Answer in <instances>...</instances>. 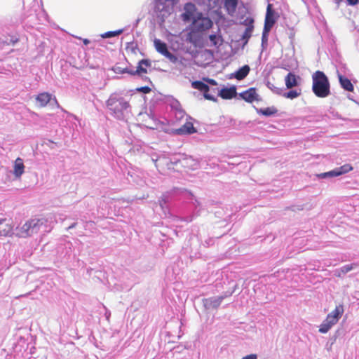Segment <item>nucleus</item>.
<instances>
[{
  "instance_id": "nucleus-25",
  "label": "nucleus",
  "mask_w": 359,
  "mask_h": 359,
  "mask_svg": "<svg viewBox=\"0 0 359 359\" xmlns=\"http://www.w3.org/2000/svg\"><path fill=\"white\" fill-rule=\"evenodd\" d=\"M25 165L23 161L20 158H18L14 164V175L15 177H20L24 172Z\"/></svg>"
},
{
  "instance_id": "nucleus-34",
  "label": "nucleus",
  "mask_w": 359,
  "mask_h": 359,
  "mask_svg": "<svg viewBox=\"0 0 359 359\" xmlns=\"http://www.w3.org/2000/svg\"><path fill=\"white\" fill-rule=\"evenodd\" d=\"M301 95V90L297 91V90H290L286 93H283L282 95L284 97L293 100Z\"/></svg>"
},
{
  "instance_id": "nucleus-9",
  "label": "nucleus",
  "mask_w": 359,
  "mask_h": 359,
  "mask_svg": "<svg viewBox=\"0 0 359 359\" xmlns=\"http://www.w3.org/2000/svg\"><path fill=\"white\" fill-rule=\"evenodd\" d=\"M198 13H201V12L197 11L196 5L191 2H189L185 4L184 6V13L181 16L184 22H189L193 21Z\"/></svg>"
},
{
  "instance_id": "nucleus-57",
  "label": "nucleus",
  "mask_w": 359,
  "mask_h": 359,
  "mask_svg": "<svg viewBox=\"0 0 359 359\" xmlns=\"http://www.w3.org/2000/svg\"><path fill=\"white\" fill-rule=\"evenodd\" d=\"M110 315H111L110 311H107L106 313H105V316H106L107 319H109Z\"/></svg>"
},
{
  "instance_id": "nucleus-17",
  "label": "nucleus",
  "mask_w": 359,
  "mask_h": 359,
  "mask_svg": "<svg viewBox=\"0 0 359 359\" xmlns=\"http://www.w3.org/2000/svg\"><path fill=\"white\" fill-rule=\"evenodd\" d=\"M11 221L7 218H0V237L8 236L13 233Z\"/></svg>"
},
{
  "instance_id": "nucleus-26",
  "label": "nucleus",
  "mask_w": 359,
  "mask_h": 359,
  "mask_svg": "<svg viewBox=\"0 0 359 359\" xmlns=\"http://www.w3.org/2000/svg\"><path fill=\"white\" fill-rule=\"evenodd\" d=\"M19 41V39L13 35H2L0 36V43L4 45H14Z\"/></svg>"
},
{
  "instance_id": "nucleus-18",
  "label": "nucleus",
  "mask_w": 359,
  "mask_h": 359,
  "mask_svg": "<svg viewBox=\"0 0 359 359\" xmlns=\"http://www.w3.org/2000/svg\"><path fill=\"white\" fill-rule=\"evenodd\" d=\"M238 95L236 92V87L232 86L229 88L224 87L218 91L217 95L224 100H230Z\"/></svg>"
},
{
  "instance_id": "nucleus-28",
  "label": "nucleus",
  "mask_w": 359,
  "mask_h": 359,
  "mask_svg": "<svg viewBox=\"0 0 359 359\" xmlns=\"http://www.w3.org/2000/svg\"><path fill=\"white\" fill-rule=\"evenodd\" d=\"M315 177L318 180H327L337 177L335 170H332L328 172L316 174Z\"/></svg>"
},
{
  "instance_id": "nucleus-19",
  "label": "nucleus",
  "mask_w": 359,
  "mask_h": 359,
  "mask_svg": "<svg viewBox=\"0 0 359 359\" xmlns=\"http://www.w3.org/2000/svg\"><path fill=\"white\" fill-rule=\"evenodd\" d=\"M337 72V76L339 79V83L342 89L347 92H353L354 86L351 83V81L346 77L345 76L341 74L339 71Z\"/></svg>"
},
{
  "instance_id": "nucleus-4",
  "label": "nucleus",
  "mask_w": 359,
  "mask_h": 359,
  "mask_svg": "<svg viewBox=\"0 0 359 359\" xmlns=\"http://www.w3.org/2000/svg\"><path fill=\"white\" fill-rule=\"evenodd\" d=\"M213 22L209 17L204 16L202 13H198L194 20L191 21L190 25L191 32L188 34L187 41L194 43L195 40L193 39L191 33L203 32L211 28Z\"/></svg>"
},
{
  "instance_id": "nucleus-53",
  "label": "nucleus",
  "mask_w": 359,
  "mask_h": 359,
  "mask_svg": "<svg viewBox=\"0 0 359 359\" xmlns=\"http://www.w3.org/2000/svg\"><path fill=\"white\" fill-rule=\"evenodd\" d=\"M140 76H141V78L142 79L143 81H148V82H149L150 83L152 84V82L151 81V80H150V79L149 77H147V76H142V75Z\"/></svg>"
},
{
  "instance_id": "nucleus-24",
  "label": "nucleus",
  "mask_w": 359,
  "mask_h": 359,
  "mask_svg": "<svg viewBox=\"0 0 359 359\" xmlns=\"http://www.w3.org/2000/svg\"><path fill=\"white\" fill-rule=\"evenodd\" d=\"M51 99L52 95L47 92L39 93L36 97V102L41 107H45L48 102H50Z\"/></svg>"
},
{
  "instance_id": "nucleus-10",
  "label": "nucleus",
  "mask_w": 359,
  "mask_h": 359,
  "mask_svg": "<svg viewBox=\"0 0 359 359\" xmlns=\"http://www.w3.org/2000/svg\"><path fill=\"white\" fill-rule=\"evenodd\" d=\"M191 87L198 90L203 93V97L208 100L216 102L217 100L215 95L209 93L210 87L202 81H194L191 83Z\"/></svg>"
},
{
  "instance_id": "nucleus-50",
  "label": "nucleus",
  "mask_w": 359,
  "mask_h": 359,
  "mask_svg": "<svg viewBox=\"0 0 359 359\" xmlns=\"http://www.w3.org/2000/svg\"><path fill=\"white\" fill-rule=\"evenodd\" d=\"M180 106V102L177 100H176L171 104L172 108H174V109H176Z\"/></svg>"
},
{
  "instance_id": "nucleus-1",
  "label": "nucleus",
  "mask_w": 359,
  "mask_h": 359,
  "mask_svg": "<svg viewBox=\"0 0 359 359\" xmlns=\"http://www.w3.org/2000/svg\"><path fill=\"white\" fill-rule=\"evenodd\" d=\"M109 114L116 119L123 121L128 117L131 111L129 102L121 93H113L106 101Z\"/></svg>"
},
{
  "instance_id": "nucleus-46",
  "label": "nucleus",
  "mask_w": 359,
  "mask_h": 359,
  "mask_svg": "<svg viewBox=\"0 0 359 359\" xmlns=\"http://www.w3.org/2000/svg\"><path fill=\"white\" fill-rule=\"evenodd\" d=\"M326 319L328 321L333 323L334 325H335L339 321V320L336 317H334V316H332V315H327L326 317Z\"/></svg>"
},
{
  "instance_id": "nucleus-23",
  "label": "nucleus",
  "mask_w": 359,
  "mask_h": 359,
  "mask_svg": "<svg viewBox=\"0 0 359 359\" xmlns=\"http://www.w3.org/2000/svg\"><path fill=\"white\" fill-rule=\"evenodd\" d=\"M255 109L258 114L264 116L266 117L273 116L278 113V109L274 106L266 108H257L255 107Z\"/></svg>"
},
{
  "instance_id": "nucleus-3",
  "label": "nucleus",
  "mask_w": 359,
  "mask_h": 359,
  "mask_svg": "<svg viewBox=\"0 0 359 359\" xmlns=\"http://www.w3.org/2000/svg\"><path fill=\"white\" fill-rule=\"evenodd\" d=\"M47 220L44 218H34L27 220L20 228H17L16 234L26 238L37 233L43 226H46Z\"/></svg>"
},
{
  "instance_id": "nucleus-42",
  "label": "nucleus",
  "mask_w": 359,
  "mask_h": 359,
  "mask_svg": "<svg viewBox=\"0 0 359 359\" xmlns=\"http://www.w3.org/2000/svg\"><path fill=\"white\" fill-rule=\"evenodd\" d=\"M353 269V264H346V265L341 266L340 270L344 274H345V273L349 272L350 271H351Z\"/></svg>"
},
{
  "instance_id": "nucleus-5",
  "label": "nucleus",
  "mask_w": 359,
  "mask_h": 359,
  "mask_svg": "<svg viewBox=\"0 0 359 359\" xmlns=\"http://www.w3.org/2000/svg\"><path fill=\"white\" fill-rule=\"evenodd\" d=\"M184 195L187 197L188 199L191 201V204L189 205V210L193 211V212L189 214L182 210L180 212V218L182 221L191 222L197 216L194 212V209L196 210L200 203L197 199L194 198V195L191 192L186 191L184 192Z\"/></svg>"
},
{
  "instance_id": "nucleus-30",
  "label": "nucleus",
  "mask_w": 359,
  "mask_h": 359,
  "mask_svg": "<svg viewBox=\"0 0 359 359\" xmlns=\"http://www.w3.org/2000/svg\"><path fill=\"white\" fill-rule=\"evenodd\" d=\"M224 235H226V232H223V233H222L219 236L212 235V236L209 237L208 239L204 241V242L203 243V245L205 246V248H208L210 246H212V245H213L215 244V241L217 239H219V238H222Z\"/></svg>"
},
{
  "instance_id": "nucleus-47",
  "label": "nucleus",
  "mask_w": 359,
  "mask_h": 359,
  "mask_svg": "<svg viewBox=\"0 0 359 359\" xmlns=\"http://www.w3.org/2000/svg\"><path fill=\"white\" fill-rule=\"evenodd\" d=\"M233 292L234 291H231V292L226 291L222 295L218 296V297H222V301H223L225 298L231 297L232 295V294L233 293Z\"/></svg>"
},
{
  "instance_id": "nucleus-63",
  "label": "nucleus",
  "mask_w": 359,
  "mask_h": 359,
  "mask_svg": "<svg viewBox=\"0 0 359 359\" xmlns=\"http://www.w3.org/2000/svg\"><path fill=\"white\" fill-rule=\"evenodd\" d=\"M53 100H54V102H55L56 104H58L57 101V99H56L55 97H54V98H53Z\"/></svg>"
},
{
  "instance_id": "nucleus-51",
  "label": "nucleus",
  "mask_w": 359,
  "mask_h": 359,
  "mask_svg": "<svg viewBox=\"0 0 359 359\" xmlns=\"http://www.w3.org/2000/svg\"><path fill=\"white\" fill-rule=\"evenodd\" d=\"M218 88H210V90L209 91V93H211L212 95H215V94L218 93L219 91Z\"/></svg>"
},
{
  "instance_id": "nucleus-33",
  "label": "nucleus",
  "mask_w": 359,
  "mask_h": 359,
  "mask_svg": "<svg viewBox=\"0 0 359 359\" xmlns=\"http://www.w3.org/2000/svg\"><path fill=\"white\" fill-rule=\"evenodd\" d=\"M344 312V306L342 304H339L336 306L334 311H332L328 315L334 316L338 320L341 318L343 313Z\"/></svg>"
},
{
  "instance_id": "nucleus-55",
  "label": "nucleus",
  "mask_w": 359,
  "mask_h": 359,
  "mask_svg": "<svg viewBox=\"0 0 359 359\" xmlns=\"http://www.w3.org/2000/svg\"><path fill=\"white\" fill-rule=\"evenodd\" d=\"M76 224H77L76 222L72 223L70 226H68L67 229H71L74 228L76 226Z\"/></svg>"
},
{
  "instance_id": "nucleus-45",
  "label": "nucleus",
  "mask_w": 359,
  "mask_h": 359,
  "mask_svg": "<svg viewBox=\"0 0 359 359\" xmlns=\"http://www.w3.org/2000/svg\"><path fill=\"white\" fill-rule=\"evenodd\" d=\"M115 36H116L114 34V31L107 32L104 33L103 34H102V37L104 38V39L115 37Z\"/></svg>"
},
{
  "instance_id": "nucleus-48",
  "label": "nucleus",
  "mask_w": 359,
  "mask_h": 359,
  "mask_svg": "<svg viewBox=\"0 0 359 359\" xmlns=\"http://www.w3.org/2000/svg\"><path fill=\"white\" fill-rule=\"evenodd\" d=\"M345 1L348 6H356L359 4V0H345Z\"/></svg>"
},
{
  "instance_id": "nucleus-21",
  "label": "nucleus",
  "mask_w": 359,
  "mask_h": 359,
  "mask_svg": "<svg viewBox=\"0 0 359 359\" xmlns=\"http://www.w3.org/2000/svg\"><path fill=\"white\" fill-rule=\"evenodd\" d=\"M250 70V67L248 65H245L240 67L237 71L232 73L229 79H236L238 81L244 79L249 74Z\"/></svg>"
},
{
  "instance_id": "nucleus-35",
  "label": "nucleus",
  "mask_w": 359,
  "mask_h": 359,
  "mask_svg": "<svg viewBox=\"0 0 359 359\" xmlns=\"http://www.w3.org/2000/svg\"><path fill=\"white\" fill-rule=\"evenodd\" d=\"M266 86L269 88L273 93L281 95L283 93V89L276 87L272 83L269 81H266Z\"/></svg>"
},
{
  "instance_id": "nucleus-32",
  "label": "nucleus",
  "mask_w": 359,
  "mask_h": 359,
  "mask_svg": "<svg viewBox=\"0 0 359 359\" xmlns=\"http://www.w3.org/2000/svg\"><path fill=\"white\" fill-rule=\"evenodd\" d=\"M333 325H334L333 323L328 321L325 318V320H323L321 325H320L319 332L323 334L327 333Z\"/></svg>"
},
{
  "instance_id": "nucleus-41",
  "label": "nucleus",
  "mask_w": 359,
  "mask_h": 359,
  "mask_svg": "<svg viewBox=\"0 0 359 359\" xmlns=\"http://www.w3.org/2000/svg\"><path fill=\"white\" fill-rule=\"evenodd\" d=\"M135 90L137 92L142 93L144 94H147L151 91V89L149 86H142L137 88Z\"/></svg>"
},
{
  "instance_id": "nucleus-29",
  "label": "nucleus",
  "mask_w": 359,
  "mask_h": 359,
  "mask_svg": "<svg viewBox=\"0 0 359 359\" xmlns=\"http://www.w3.org/2000/svg\"><path fill=\"white\" fill-rule=\"evenodd\" d=\"M337 177L348 173L353 170V167L350 164H344L342 166L334 168Z\"/></svg>"
},
{
  "instance_id": "nucleus-40",
  "label": "nucleus",
  "mask_w": 359,
  "mask_h": 359,
  "mask_svg": "<svg viewBox=\"0 0 359 359\" xmlns=\"http://www.w3.org/2000/svg\"><path fill=\"white\" fill-rule=\"evenodd\" d=\"M287 34L288 35V37L290 39V42L292 43L293 41L294 40L295 36V30L294 27H288Z\"/></svg>"
},
{
  "instance_id": "nucleus-31",
  "label": "nucleus",
  "mask_w": 359,
  "mask_h": 359,
  "mask_svg": "<svg viewBox=\"0 0 359 359\" xmlns=\"http://www.w3.org/2000/svg\"><path fill=\"white\" fill-rule=\"evenodd\" d=\"M116 74H128L131 76H135L134 70L128 67L122 68L118 66H114L111 69Z\"/></svg>"
},
{
  "instance_id": "nucleus-27",
  "label": "nucleus",
  "mask_w": 359,
  "mask_h": 359,
  "mask_svg": "<svg viewBox=\"0 0 359 359\" xmlns=\"http://www.w3.org/2000/svg\"><path fill=\"white\" fill-rule=\"evenodd\" d=\"M253 22H254L253 19H250V24L248 25V27H246L244 33L241 36V39L244 40L245 43H248V40L251 37V34H252V32L253 28H254V26L252 25Z\"/></svg>"
},
{
  "instance_id": "nucleus-15",
  "label": "nucleus",
  "mask_w": 359,
  "mask_h": 359,
  "mask_svg": "<svg viewBox=\"0 0 359 359\" xmlns=\"http://www.w3.org/2000/svg\"><path fill=\"white\" fill-rule=\"evenodd\" d=\"M72 243L69 242L65 243L58 245L57 252L62 260L67 261L72 252Z\"/></svg>"
},
{
  "instance_id": "nucleus-36",
  "label": "nucleus",
  "mask_w": 359,
  "mask_h": 359,
  "mask_svg": "<svg viewBox=\"0 0 359 359\" xmlns=\"http://www.w3.org/2000/svg\"><path fill=\"white\" fill-rule=\"evenodd\" d=\"M269 32L270 31L263 29L262 35V47L263 50L267 46Z\"/></svg>"
},
{
  "instance_id": "nucleus-43",
  "label": "nucleus",
  "mask_w": 359,
  "mask_h": 359,
  "mask_svg": "<svg viewBox=\"0 0 359 359\" xmlns=\"http://www.w3.org/2000/svg\"><path fill=\"white\" fill-rule=\"evenodd\" d=\"M182 154H179L177 156H174L170 159L171 163L174 165L180 164V160L181 159V155Z\"/></svg>"
},
{
  "instance_id": "nucleus-52",
  "label": "nucleus",
  "mask_w": 359,
  "mask_h": 359,
  "mask_svg": "<svg viewBox=\"0 0 359 359\" xmlns=\"http://www.w3.org/2000/svg\"><path fill=\"white\" fill-rule=\"evenodd\" d=\"M123 32V29H118V30H116V31H114V34L116 36H118V35H120L121 34H122Z\"/></svg>"
},
{
  "instance_id": "nucleus-60",
  "label": "nucleus",
  "mask_w": 359,
  "mask_h": 359,
  "mask_svg": "<svg viewBox=\"0 0 359 359\" xmlns=\"http://www.w3.org/2000/svg\"><path fill=\"white\" fill-rule=\"evenodd\" d=\"M140 20V19H137V20L135 21V23L134 27H137V25H138V23H139Z\"/></svg>"
},
{
  "instance_id": "nucleus-54",
  "label": "nucleus",
  "mask_w": 359,
  "mask_h": 359,
  "mask_svg": "<svg viewBox=\"0 0 359 359\" xmlns=\"http://www.w3.org/2000/svg\"><path fill=\"white\" fill-rule=\"evenodd\" d=\"M250 19H251V18H248L246 20H244L243 24H244L245 25H246L247 27H248V25H250Z\"/></svg>"
},
{
  "instance_id": "nucleus-61",
  "label": "nucleus",
  "mask_w": 359,
  "mask_h": 359,
  "mask_svg": "<svg viewBox=\"0 0 359 359\" xmlns=\"http://www.w3.org/2000/svg\"><path fill=\"white\" fill-rule=\"evenodd\" d=\"M297 210H303V207H302V205H298V206H297Z\"/></svg>"
},
{
  "instance_id": "nucleus-64",
  "label": "nucleus",
  "mask_w": 359,
  "mask_h": 359,
  "mask_svg": "<svg viewBox=\"0 0 359 359\" xmlns=\"http://www.w3.org/2000/svg\"><path fill=\"white\" fill-rule=\"evenodd\" d=\"M335 1H337V3L339 4V2L342 1L343 0H335Z\"/></svg>"
},
{
  "instance_id": "nucleus-6",
  "label": "nucleus",
  "mask_w": 359,
  "mask_h": 359,
  "mask_svg": "<svg viewBox=\"0 0 359 359\" xmlns=\"http://www.w3.org/2000/svg\"><path fill=\"white\" fill-rule=\"evenodd\" d=\"M251 121L245 122L243 121H238L231 117L222 116L219 117V124L224 128L232 127L235 130H243L248 125L251 124Z\"/></svg>"
},
{
  "instance_id": "nucleus-38",
  "label": "nucleus",
  "mask_w": 359,
  "mask_h": 359,
  "mask_svg": "<svg viewBox=\"0 0 359 359\" xmlns=\"http://www.w3.org/2000/svg\"><path fill=\"white\" fill-rule=\"evenodd\" d=\"M168 196H163V197L159 200L160 205L163 210L168 208Z\"/></svg>"
},
{
  "instance_id": "nucleus-12",
  "label": "nucleus",
  "mask_w": 359,
  "mask_h": 359,
  "mask_svg": "<svg viewBox=\"0 0 359 359\" xmlns=\"http://www.w3.org/2000/svg\"><path fill=\"white\" fill-rule=\"evenodd\" d=\"M240 99L245 100L248 103H252L254 101L261 100L260 96L257 93V89L254 87L250 88L248 90L238 93Z\"/></svg>"
},
{
  "instance_id": "nucleus-16",
  "label": "nucleus",
  "mask_w": 359,
  "mask_h": 359,
  "mask_svg": "<svg viewBox=\"0 0 359 359\" xmlns=\"http://www.w3.org/2000/svg\"><path fill=\"white\" fill-rule=\"evenodd\" d=\"M222 302V298L218 297V296L204 298L202 299L203 305L206 310L217 309Z\"/></svg>"
},
{
  "instance_id": "nucleus-58",
  "label": "nucleus",
  "mask_w": 359,
  "mask_h": 359,
  "mask_svg": "<svg viewBox=\"0 0 359 359\" xmlns=\"http://www.w3.org/2000/svg\"><path fill=\"white\" fill-rule=\"evenodd\" d=\"M83 43L85 45H88V43H90V41L87 39H83Z\"/></svg>"
},
{
  "instance_id": "nucleus-59",
  "label": "nucleus",
  "mask_w": 359,
  "mask_h": 359,
  "mask_svg": "<svg viewBox=\"0 0 359 359\" xmlns=\"http://www.w3.org/2000/svg\"><path fill=\"white\" fill-rule=\"evenodd\" d=\"M158 100H161V97H157L155 100H154V99H152V101H153V102H158Z\"/></svg>"
},
{
  "instance_id": "nucleus-13",
  "label": "nucleus",
  "mask_w": 359,
  "mask_h": 359,
  "mask_svg": "<svg viewBox=\"0 0 359 359\" xmlns=\"http://www.w3.org/2000/svg\"><path fill=\"white\" fill-rule=\"evenodd\" d=\"M181 159L180 160V164L191 170H196L199 168V161L195 159L191 156H188L185 154L180 155Z\"/></svg>"
},
{
  "instance_id": "nucleus-22",
  "label": "nucleus",
  "mask_w": 359,
  "mask_h": 359,
  "mask_svg": "<svg viewBox=\"0 0 359 359\" xmlns=\"http://www.w3.org/2000/svg\"><path fill=\"white\" fill-rule=\"evenodd\" d=\"M142 65H144L146 67H150L151 65V60L149 59H142L140 60L137 63L136 70H134L135 76H140L142 74L147 73V69L143 67Z\"/></svg>"
},
{
  "instance_id": "nucleus-56",
  "label": "nucleus",
  "mask_w": 359,
  "mask_h": 359,
  "mask_svg": "<svg viewBox=\"0 0 359 359\" xmlns=\"http://www.w3.org/2000/svg\"><path fill=\"white\" fill-rule=\"evenodd\" d=\"M223 232H226V234L227 233V231H219V232H214V233H212V235H215V236H219V235H220V234H221L222 233H223Z\"/></svg>"
},
{
  "instance_id": "nucleus-62",
  "label": "nucleus",
  "mask_w": 359,
  "mask_h": 359,
  "mask_svg": "<svg viewBox=\"0 0 359 359\" xmlns=\"http://www.w3.org/2000/svg\"><path fill=\"white\" fill-rule=\"evenodd\" d=\"M158 124H159V125H165L163 121H158Z\"/></svg>"
},
{
  "instance_id": "nucleus-8",
  "label": "nucleus",
  "mask_w": 359,
  "mask_h": 359,
  "mask_svg": "<svg viewBox=\"0 0 359 359\" xmlns=\"http://www.w3.org/2000/svg\"><path fill=\"white\" fill-rule=\"evenodd\" d=\"M203 4H209L211 3L213 4V7H217L220 0H201ZM238 0H224V6L228 14L232 15L236 11V8L238 6Z\"/></svg>"
},
{
  "instance_id": "nucleus-11",
  "label": "nucleus",
  "mask_w": 359,
  "mask_h": 359,
  "mask_svg": "<svg viewBox=\"0 0 359 359\" xmlns=\"http://www.w3.org/2000/svg\"><path fill=\"white\" fill-rule=\"evenodd\" d=\"M278 18V13L272 8L271 4H268L266 13L265 17L264 29L271 31L273 25L276 24Z\"/></svg>"
},
{
  "instance_id": "nucleus-49",
  "label": "nucleus",
  "mask_w": 359,
  "mask_h": 359,
  "mask_svg": "<svg viewBox=\"0 0 359 359\" xmlns=\"http://www.w3.org/2000/svg\"><path fill=\"white\" fill-rule=\"evenodd\" d=\"M242 359H257V355L256 354H250L244 356Z\"/></svg>"
},
{
  "instance_id": "nucleus-39",
  "label": "nucleus",
  "mask_w": 359,
  "mask_h": 359,
  "mask_svg": "<svg viewBox=\"0 0 359 359\" xmlns=\"http://www.w3.org/2000/svg\"><path fill=\"white\" fill-rule=\"evenodd\" d=\"M126 48L127 50H130L131 52L135 53V50L137 48V43H135L133 41L132 42H128L126 43Z\"/></svg>"
},
{
  "instance_id": "nucleus-2",
  "label": "nucleus",
  "mask_w": 359,
  "mask_h": 359,
  "mask_svg": "<svg viewBox=\"0 0 359 359\" xmlns=\"http://www.w3.org/2000/svg\"><path fill=\"white\" fill-rule=\"evenodd\" d=\"M312 91L316 96L320 98L330 95V83L328 77L322 71H316L312 75Z\"/></svg>"
},
{
  "instance_id": "nucleus-44",
  "label": "nucleus",
  "mask_w": 359,
  "mask_h": 359,
  "mask_svg": "<svg viewBox=\"0 0 359 359\" xmlns=\"http://www.w3.org/2000/svg\"><path fill=\"white\" fill-rule=\"evenodd\" d=\"M204 80L206 81V83H207L206 84H208V86L209 85L212 86H217V81L212 79L206 78V79H204Z\"/></svg>"
},
{
  "instance_id": "nucleus-37",
  "label": "nucleus",
  "mask_w": 359,
  "mask_h": 359,
  "mask_svg": "<svg viewBox=\"0 0 359 359\" xmlns=\"http://www.w3.org/2000/svg\"><path fill=\"white\" fill-rule=\"evenodd\" d=\"M209 40L211 42L212 46H217L219 44V40H221L222 41V38L219 35L212 34L209 35Z\"/></svg>"
},
{
  "instance_id": "nucleus-14",
  "label": "nucleus",
  "mask_w": 359,
  "mask_h": 359,
  "mask_svg": "<svg viewBox=\"0 0 359 359\" xmlns=\"http://www.w3.org/2000/svg\"><path fill=\"white\" fill-rule=\"evenodd\" d=\"M197 132L196 128L191 122L187 121L183 126L177 129L172 130V133L177 135H191Z\"/></svg>"
},
{
  "instance_id": "nucleus-20",
  "label": "nucleus",
  "mask_w": 359,
  "mask_h": 359,
  "mask_svg": "<svg viewBox=\"0 0 359 359\" xmlns=\"http://www.w3.org/2000/svg\"><path fill=\"white\" fill-rule=\"evenodd\" d=\"M301 78L293 72H289L285 78V86L287 88L291 89L299 85Z\"/></svg>"
},
{
  "instance_id": "nucleus-7",
  "label": "nucleus",
  "mask_w": 359,
  "mask_h": 359,
  "mask_svg": "<svg viewBox=\"0 0 359 359\" xmlns=\"http://www.w3.org/2000/svg\"><path fill=\"white\" fill-rule=\"evenodd\" d=\"M154 46L157 52L165 56L172 63L178 61V57L173 53H170L166 43L158 39L154 41Z\"/></svg>"
}]
</instances>
